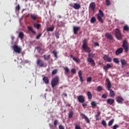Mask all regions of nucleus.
Returning a JSON list of instances; mask_svg holds the SVG:
<instances>
[{"label":"nucleus","mask_w":129,"mask_h":129,"mask_svg":"<svg viewBox=\"0 0 129 129\" xmlns=\"http://www.w3.org/2000/svg\"><path fill=\"white\" fill-rule=\"evenodd\" d=\"M106 82L107 83V90L110 91V95L111 97H114L115 94H114V91L113 90H111V83H110V81L109 80V79L107 78L106 79Z\"/></svg>","instance_id":"f257e3e1"},{"label":"nucleus","mask_w":129,"mask_h":129,"mask_svg":"<svg viewBox=\"0 0 129 129\" xmlns=\"http://www.w3.org/2000/svg\"><path fill=\"white\" fill-rule=\"evenodd\" d=\"M59 80H60V79L59 78V77L57 76L54 77V78H52L51 81V87H52V88H54L55 86H57V85H59Z\"/></svg>","instance_id":"f03ea898"},{"label":"nucleus","mask_w":129,"mask_h":129,"mask_svg":"<svg viewBox=\"0 0 129 129\" xmlns=\"http://www.w3.org/2000/svg\"><path fill=\"white\" fill-rule=\"evenodd\" d=\"M82 48L83 50L87 52V53H90L91 52V49L88 46H87V39L85 38L83 41Z\"/></svg>","instance_id":"7ed1b4c3"},{"label":"nucleus","mask_w":129,"mask_h":129,"mask_svg":"<svg viewBox=\"0 0 129 129\" xmlns=\"http://www.w3.org/2000/svg\"><path fill=\"white\" fill-rule=\"evenodd\" d=\"M94 56V54H92L90 53L88 54V58L87 59V61L89 63H90L91 66L94 67L95 66V62H94V60H93L92 58Z\"/></svg>","instance_id":"20e7f679"},{"label":"nucleus","mask_w":129,"mask_h":129,"mask_svg":"<svg viewBox=\"0 0 129 129\" xmlns=\"http://www.w3.org/2000/svg\"><path fill=\"white\" fill-rule=\"evenodd\" d=\"M122 47L125 50V52H128V43L126 40H123Z\"/></svg>","instance_id":"39448f33"},{"label":"nucleus","mask_w":129,"mask_h":129,"mask_svg":"<svg viewBox=\"0 0 129 129\" xmlns=\"http://www.w3.org/2000/svg\"><path fill=\"white\" fill-rule=\"evenodd\" d=\"M14 52L16 53H18V54H20V53L22 52V48L21 47L18 46L17 45H14L12 47Z\"/></svg>","instance_id":"423d86ee"},{"label":"nucleus","mask_w":129,"mask_h":129,"mask_svg":"<svg viewBox=\"0 0 129 129\" xmlns=\"http://www.w3.org/2000/svg\"><path fill=\"white\" fill-rule=\"evenodd\" d=\"M115 36L117 39V40H121V34H120V31H119V29H116L115 31Z\"/></svg>","instance_id":"0eeeda50"},{"label":"nucleus","mask_w":129,"mask_h":129,"mask_svg":"<svg viewBox=\"0 0 129 129\" xmlns=\"http://www.w3.org/2000/svg\"><path fill=\"white\" fill-rule=\"evenodd\" d=\"M115 36L117 39V40H121V34H120V31H119V29H116L115 31Z\"/></svg>","instance_id":"6e6552de"},{"label":"nucleus","mask_w":129,"mask_h":129,"mask_svg":"<svg viewBox=\"0 0 129 129\" xmlns=\"http://www.w3.org/2000/svg\"><path fill=\"white\" fill-rule=\"evenodd\" d=\"M36 64H37V66H39V67H44L45 66V63L40 58L37 59Z\"/></svg>","instance_id":"1a4fd4ad"},{"label":"nucleus","mask_w":129,"mask_h":129,"mask_svg":"<svg viewBox=\"0 0 129 129\" xmlns=\"http://www.w3.org/2000/svg\"><path fill=\"white\" fill-rule=\"evenodd\" d=\"M78 100L80 103H84L85 102V98L83 95H80L78 96Z\"/></svg>","instance_id":"9d476101"},{"label":"nucleus","mask_w":129,"mask_h":129,"mask_svg":"<svg viewBox=\"0 0 129 129\" xmlns=\"http://www.w3.org/2000/svg\"><path fill=\"white\" fill-rule=\"evenodd\" d=\"M31 19L32 21H35L39 20V16L36 14H31Z\"/></svg>","instance_id":"9b49d317"},{"label":"nucleus","mask_w":129,"mask_h":129,"mask_svg":"<svg viewBox=\"0 0 129 129\" xmlns=\"http://www.w3.org/2000/svg\"><path fill=\"white\" fill-rule=\"evenodd\" d=\"M81 115L82 116V118H84L85 121H86L87 123H89L90 122V120H89V118H88V117H87L86 115L84 113H82L81 114Z\"/></svg>","instance_id":"f8f14e48"},{"label":"nucleus","mask_w":129,"mask_h":129,"mask_svg":"<svg viewBox=\"0 0 129 129\" xmlns=\"http://www.w3.org/2000/svg\"><path fill=\"white\" fill-rule=\"evenodd\" d=\"M116 101H117V103L122 104V102H123V98H122V97L121 96H118L116 98Z\"/></svg>","instance_id":"ddd939ff"},{"label":"nucleus","mask_w":129,"mask_h":129,"mask_svg":"<svg viewBox=\"0 0 129 129\" xmlns=\"http://www.w3.org/2000/svg\"><path fill=\"white\" fill-rule=\"evenodd\" d=\"M122 52H123V48H118L115 51V55L116 56H118V55H120V54H121Z\"/></svg>","instance_id":"4468645a"},{"label":"nucleus","mask_w":129,"mask_h":129,"mask_svg":"<svg viewBox=\"0 0 129 129\" xmlns=\"http://www.w3.org/2000/svg\"><path fill=\"white\" fill-rule=\"evenodd\" d=\"M103 59L105 61H107V62H111L112 61V59L107 55H105L103 57Z\"/></svg>","instance_id":"2eb2a0df"},{"label":"nucleus","mask_w":129,"mask_h":129,"mask_svg":"<svg viewBox=\"0 0 129 129\" xmlns=\"http://www.w3.org/2000/svg\"><path fill=\"white\" fill-rule=\"evenodd\" d=\"M73 30L74 35H77L78 31L80 30V27H74Z\"/></svg>","instance_id":"dca6fc26"},{"label":"nucleus","mask_w":129,"mask_h":129,"mask_svg":"<svg viewBox=\"0 0 129 129\" xmlns=\"http://www.w3.org/2000/svg\"><path fill=\"white\" fill-rule=\"evenodd\" d=\"M97 17L98 21L100 22L102 24H103L104 21H103V19H102V17H103V16H101V15H100V14H97Z\"/></svg>","instance_id":"f3484780"},{"label":"nucleus","mask_w":129,"mask_h":129,"mask_svg":"<svg viewBox=\"0 0 129 129\" xmlns=\"http://www.w3.org/2000/svg\"><path fill=\"white\" fill-rule=\"evenodd\" d=\"M107 103L108 104H109V105H112V104H113V103H114V99H108L107 100Z\"/></svg>","instance_id":"a211bd4d"},{"label":"nucleus","mask_w":129,"mask_h":129,"mask_svg":"<svg viewBox=\"0 0 129 129\" xmlns=\"http://www.w3.org/2000/svg\"><path fill=\"white\" fill-rule=\"evenodd\" d=\"M95 3L94 2H92L90 4V8L93 11H95Z\"/></svg>","instance_id":"6ab92c4d"},{"label":"nucleus","mask_w":129,"mask_h":129,"mask_svg":"<svg viewBox=\"0 0 129 129\" xmlns=\"http://www.w3.org/2000/svg\"><path fill=\"white\" fill-rule=\"evenodd\" d=\"M70 57L71 58H73V59L74 60L75 62H77V63H79V62H80V59L79 58L74 57L73 55L71 54Z\"/></svg>","instance_id":"aec40b11"},{"label":"nucleus","mask_w":129,"mask_h":129,"mask_svg":"<svg viewBox=\"0 0 129 129\" xmlns=\"http://www.w3.org/2000/svg\"><path fill=\"white\" fill-rule=\"evenodd\" d=\"M112 66H111L110 64L109 63H107L106 66H105L103 67V69L104 70H105V71H107V70H108V69H109V68H111Z\"/></svg>","instance_id":"412c9836"},{"label":"nucleus","mask_w":129,"mask_h":129,"mask_svg":"<svg viewBox=\"0 0 129 129\" xmlns=\"http://www.w3.org/2000/svg\"><path fill=\"white\" fill-rule=\"evenodd\" d=\"M74 9L75 10H79L81 8V6L80 4H78L77 3H75L74 6H73Z\"/></svg>","instance_id":"4be33fe9"},{"label":"nucleus","mask_w":129,"mask_h":129,"mask_svg":"<svg viewBox=\"0 0 129 129\" xmlns=\"http://www.w3.org/2000/svg\"><path fill=\"white\" fill-rule=\"evenodd\" d=\"M100 114H101V112L99 110L97 111V114L95 115V118H96V120H99V119H98V117L100 116Z\"/></svg>","instance_id":"5701e85b"},{"label":"nucleus","mask_w":129,"mask_h":129,"mask_svg":"<svg viewBox=\"0 0 129 129\" xmlns=\"http://www.w3.org/2000/svg\"><path fill=\"white\" fill-rule=\"evenodd\" d=\"M68 115L69 118H72V117H73V115H74V112L72 110H71L68 113Z\"/></svg>","instance_id":"b1692460"},{"label":"nucleus","mask_w":129,"mask_h":129,"mask_svg":"<svg viewBox=\"0 0 129 129\" xmlns=\"http://www.w3.org/2000/svg\"><path fill=\"white\" fill-rule=\"evenodd\" d=\"M27 28L29 30V31L32 32L33 34H36V31L34 30V28H33L32 26H29L27 27Z\"/></svg>","instance_id":"393cba45"},{"label":"nucleus","mask_w":129,"mask_h":129,"mask_svg":"<svg viewBox=\"0 0 129 129\" xmlns=\"http://www.w3.org/2000/svg\"><path fill=\"white\" fill-rule=\"evenodd\" d=\"M34 28L37 29V30H40V28H41V24L39 23H34L33 25Z\"/></svg>","instance_id":"a878e982"},{"label":"nucleus","mask_w":129,"mask_h":129,"mask_svg":"<svg viewBox=\"0 0 129 129\" xmlns=\"http://www.w3.org/2000/svg\"><path fill=\"white\" fill-rule=\"evenodd\" d=\"M106 37L109 39V40H113V37H112V35L110 33H106L105 34Z\"/></svg>","instance_id":"bb28decb"},{"label":"nucleus","mask_w":129,"mask_h":129,"mask_svg":"<svg viewBox=\"0 0 129 129\" xmlns=\"http://www.w3.org/2000/svg\"><path fill=\"white\" fill-rule=\"evenodd\" d=\"M43 80L45 84H48L49 83V79L47 77H44L43 78Z\"/></svg>","instance_id":"cd10ccee"},{"label":"nucleus","mask_w":129,"mask_h":129,"mask_svg":"<svg viewBox=\"0 0 129 129\" xmlns=\"http://www.w3.org/2000/svg\"><path fill=\"white\" fill-rule=\"evenodd\" d=\"M87 95L88 96V99H92V94L90 91L87 92Z\"/></svg>","instance_id":"c85d7f7f"},{"label":"nucleus","mask_w":129,"mask_h":129,"mask_svg":"<svg viewBox=\"0 0 129 129\" xmlns=\"http://www.w3.org/2000/svg\"><path fill=\"white\" fill-rule=\"evenodd\" d=\"M20 10H21V6L18 4L16 7V13H20Z\"/></svg>","instance_id":"c756f323"},{"label":"nucleus","mask_w":129,"mask_h":129,"mask_svg":"<svg viewBox=\"0 0 129 129\" xmlns=\"http://www.w3.org/2000/svg\"><path fill=\"white\" fill-rule=\"evenodd\" d=\"M24 36H25V35L24 34V32H21L19 33V38H20V39H21V40H23V39H24Z\"/></svg>","instance_id":"7c9ffc66"},{"label":"nucleus","mask_w":129,"mask_h":129,"mask_svg":"<svg viewBox=\"0 0 129 129\" xmlns=\"http://www.w3.org/2000/svg\"><path fill=\"white\" fill-rule=\"evenodd\" d=\"M121 64L122 66H124V65H126V61L124 59H121L120 60Z\"/></svg>","instance_id":"2f4dec72"},{"label":"nucleus","mask_w":129,"mask_h":129,"mask_svg":"<svg viewBox=\"0 0 129 129\" xmlns=\"http://www.w3.org/2000/svg\"><path fill=\"white\" fill-rule=\"evenodd\" d=\"M35 49L38 51V52L40 53L42 52V48L40 46H37L35 47Z\"/></svg>","instance_id":"473e14b6"},{"label":"nucleus","mask_w":129,"mask_h":129,"mask_svg":"<svg viewBox=\"0 0 129 129\" xmlns=\"http://www.w3.org/2000/svg\"><path fill=\"white\" fill-rule=\"evenodd\" d=\"M64 70L67 74H69L70 72V70H69V68L68 67L64 68Z\"/></svg>","instance_id":"72a5a7b5"},{"label":"nucleus","mask_w":129,"mask_h":129,"mask_svg":"<svg viewBox=\"0 0 129 129\" xmlns=\"http://www.w3.org/2000/svg\"><path fill=\"white\" fill-rule=\"evenodd\" d=\"M114 122V119H112V120H111L108 124V125L109 126H111V125H112V124H113V122Z\"/></svg>","instance_id":"f704fd0d"},{"label":"nucleus","mask_w":129,"mask_h":129,"mask_svg":"<svg viewBox=\"0 0 129 129\" xmlns=\"http://www.w3.org/2000/svg\"><path fill=\"white\" fill-rule=\"evenodd\" d=\"M47 31V32H53V31H54V26L48 28Z\"/></svg>","instance_id":"c9c22d12"},{"label":"nucleus","mask_w":129,"mask_h":129,"mask_svg":"<svg viewBox=\"0 0 129 129\" xmlns=\"http://www.w3.org/2000/svg\"><path fill=\"white\" fill-rule=\"evenodd\" d=\"M43 57H44V60H49V59H50V55H43Z\"/></svg>","instance_id":"e433bc0d"},{"label":"nucleus","mask_w":129,"mask_h":129,"mask_svg":"<svg viewBox=\"0 0 129 129\" xmlns=\"http://www.w3.org/2000/svg\"><path fill=\"white\" fill-rule=\"evenodd\" d=\"M113 62H114V63H116V64H118V62H119V60H118V58H114L113 59Z\"/></svg>","instance_id":"4c0bfd02"},{"label":"nucleus","mask_w":129,"mask_h":129,"mask_svg":"<svg viewBox=\"0 0 129 129\" xmlns=\"http://www.w3.org/2000/svg\"><path fill=\"white\" fill-rule=\"evenodd\" d=\"M95 21H96V19L95 18V17H92L91 19V23L92 24H94V23H95Z\"/></svg>","instance_id":"58836bf2"},{"label":"nucleus","mask_w":129,"mask_h":129,"mask_svg":"<svg viewBox=\"0 0 129 129\" xmlns=\"http://www.w3.org/2000/svg\"><path fill=\"white\" fill-rule=\"evenodd\" d=\"M52 53L53 54V55H54V57H55V58H58L57 52L56 50H53L52 51Z\"/></svg>","instance_id":"ea45409f"},{"label":"nucleus","mask_w":129,"mask_h":129,"mask_svg":"<svg viewBox=\"0 0 129 129\" xmlns=\"http://www.w3.org/2000/svg\"><path fill=\"white\" fill-rule=\"evenodd\" d=\"M58 73V70L57 69H55L52 72V75H55V74H57Z\"/></svg>","instance_id":"a19ab883"},{"label":"nucleus","mask_w":129,"mask_h":129,"mask_svg":"<svg viewBox=\"0 0 129 129\" xmlns=\"http://www.w3.org/2000/svg\"><path fill=\"white\" fill-rule=\"evenodd\" d=\"M91 105H92V106L93 107H96V102H95V101H92V102H91Z\"/></svg>","instance_id":"79ce46f5"},{"label":"nucleus","mask_w":129,"mask_h":129,"mask_svg":"<svg viewBox=\"0 0 129 129\" xmlns=\"http://www.w3.org/2000/svg\"><path fill=\"white\" fill-rule=\"evenodd\" d=\"M124 31H129V27L127 25H125L123 28Z\"/></svg>","instance_id":"37998d69"},{"label":"nucleus","mask_w":129,"mask_h":129,"mask_svg":"<svg viewBox=\"0 0 129 129\" xmlns=\"http://www.w3.org/2000/svg\"><path fill=\"white\" fill-rule=\"evenodd\" d=\"M91 81H92V78L91 77L87 78V82L90 83Z\"/></svg>","instance_id":"c03bdc74"},{"label":"nucleus","mask_w":129,"mask_h":129,"mask_svg":"<svg viewBox=\"0 0 129 129\" xmlns=\"http://www.w3.org/2000/svg\"><path fill=\"white\" fill-rule=\"evenodd\" d=\"M38 2H39L41 5H46V2H45L44 0H38Z\"/></svg>","instance_id":"a18cd8bd"},{"label":"nucleus","mask_w":129,"mask_h":129,"mask_svg":"<svg viewBox=\"0 0 129 129\" xmlns=\"http://www.w3.org/2000/svg\"><path fill=\"white\" fill-rule=\"evenodd\" d=\"M102 87L101 86H99L97 87V91L99 92H100V91H102Z\"/></svg>","instance_id":"49530a36"},{"label":"nucleus","mask_w":129,"mask_h":129,"mask_svg":"<svg viewBox=\"0 0 129 129\" xmlns=\"http://www.w3.org/2000/svg\"><path fill=\"white\" fill-rule=\"evenodd\" d=\"M106 4L107 7L110 6V1L109 0H106Z\"/></svg>","instance_id":"de8ad7c7"},{"label":"nucleus","mask_w":129,"mask_h":129,"mask_svg":"<svg viewBox=\"0 0 129 129\" xmlns=\"http://www.w3.org/2000/svg\"><path fill=\"white\" fill-rule=\"evenodd\" d=\"M99 13L100 14V15L101 16V17H103L104 16V14H103V12H102V11L101 10H100L99 11Z\"/></svg>","instance_id":"09e8293b"},{"label":"nucleus","mask_w":129,"mask_h":129,"mask_svg":"<svg viewBox=\"0 0 129 129\" xmlns=\"http://www.w3.org/2000/svg\"><path fill=\"white\" fill-rule=\"evenodd\" d=\"M75 129H82L81 127L79 124H76L75 127Z\"/></svg>","instance_id":"8fccbe9b"},{"label":"nucleus","mask_w":129,"mask_h":129,"mask_svg":"<svg viewBox=\"0 0 129 129\" xmlns=\"http://www.w3.org/2000/svg\"><path fill=\"white\" fill-rule=\"evenodd\" d=\"M102 98H104V99H105L106 98H107V95H106L105 94H103L102 95Z\"/></svg>","instance_id":"3c124183"},{"label":"nucleus","mask_w":129,"mask_h":129,"mask_svg":"<svg viewBox=\"0 0 129 129\" xmlns=\"http://www.w3.org/2000/svg\"><path fill=\"white\" fill-rule=\"evenodd\" d=\"M53 124L54 126H57V124H58V120H55L54 121Z\"/></svg>","instance_id":"603ef678"},{"label":"nucleus","mask_w":129,"mask_h":129,"mask_svg":"<svg viewBox=\"0 0 129 129\" xmlns=\"http://www.w3.org/2000/svg\"><path fill=\"white\" fill-rule=\"evenodd\" d=\"M71 73L73 74H75V73H76V70H75V69H72L71 70Z\"/></svg>","instance_id":"864d4df0"},{"label":"nucleus","mask_w":129,"mask_h":129,"mask_svg":"<svg viewBox=\"0 0 129 129\" xmlns=\"http://www.w3.org/2000/svg\"><path fill=\"white\" fill-rule=\"evenodd\" d=\"M55 37L57 39H59L60 38V37H59V32L55 33Z\"/></svg>","instance_id":"5fc2aeb1"},{"label":"nucleus","mask_w":129,"mask_h":129,"mask_svg":"<svg viewBox=\"0 0 129 129\" xmlns=\"http://www.w3.org/2000/svg\"><path fill=\"white\" fill-rule=\"evenodd\" d=\"M102 124H103V125L104 126H106L107 124H106V122L105 121V120H103L102 121Z\"/></svg>","instance_id":"6e6d98bb"},{"label":"nucleus","mask_w":129,"mask_h":129,"mask_svg":"<svg viewBox=\"0 0 129 129\" xmlns=\"http://www.w3.org/2000/svg\"><path fill=\"white\" fill-rule=\"evenodd\" d=\"M119 126H118V125L115 124V125H114L113 126L112 128H113V129H117V127H119Z\"/></svg>","instance_id":"4d7b16f0"},{"label":"nucleus","mask_w":129,"mask_h":129,"mask_svg":"<svg viewBox=\"0 0 129 129\" xmlns=\"http://www.w3.org/2000/svg\"><path fill=\"white\" fill-rule=\"evenodd\" d=\"M42 36V33H40L39 34H38L37 36H36V39L37 40H39V39H40V37Z\"/></svg>","instance_id":"13d9d810"},{"label":"nucleus","mask_w":129,"mask_h":129,"mask_svg":"<svg viewBox=\"0 0 129 129\" xmlns=\"http://www.w3.org/2000/svg\"><path fill=\"white\" fill-rule=\"evenodd\" d=\"M78 75H79V77L82 76V72L81 71H79Z\"/></svg>","instance_id":"bf43d9fd"},{"label":"nucleus","mask_w":129,"mask_h":129,"mask_svg":"<svg viewBox=\"0 0 129 129\" xmlns=\"http://www.w3.org/2000/svg\"><path fill=\"white\" fill-rule=\"evenodd\" d=\"M58 128L59 129H65V128L64 127V126H63L62 125H59L58 126Z\"/></svg>","instance_id":"052dcab7"},{"label":"nucleus","mask_w":129,"mask_h":129,"mask_svg":"<svg viewBox=\"0 0 129 129\" xmlns=\"http://www.w3.org/2000/svg\"><path fill=\"white\" fill-rule=\"evenodd\" d=\"M94 45H95V47H99V43H98V42H95L94 43Z\"/></svg>","instance_id":"680f3d73"},{"label":"nucleus","mask_w":129,"mask_h":129,"mask_svg":"<svg viewBox=\"0 0 129 129\" xmlns=\"http://www.w3.org/2000/svg\"><path fill=\"white\" fill-rule=\"evenodd\" d=\"M79 78H80V80L81 82H82H82H83V81H84L83 77H82V76H81V77H79Z\"/></svg>","instance_id":"e2e57ef3"},{"label":"nucleus","mask_w":129,"mask_h":129,"mask_svg":"<svg viewBox=\"0 0 129 129\" xmlns=\"http://www.w3.org/2000/svg\"><path fill=\"white\" fill-rule=\"evenodd\" d=\"M82 106L84 107H85V106H87V103H84L82 104Z\"/></svg>","instance_id":"0e129e2a"},{"label":"nucleus","mask_w":129,"mask_h":129,"mask_svg":"<svg viewBox=\"0 0 129 129\" xmlns=\"http://www.w3.org/2000/svg\"><path fill=\"white\" fill-rule=\"evenodd\" d=\"M61 95H62V96H64V97H67V96H68L67 94L66 93H63Z\"/></svg>","instance_id":"69168bd1"},{"label":"nucleus","mask_w":129,"mask_h":129,"mask_svg":"<svg viewBox=\"0 0 129 129\" xmlns=\"http://www.w3.org/2000/svg\"><path fill=\"white\" fill-rule=\"evenodd\" d=\"M12 39V40H14V39H15V37L14 36H13Z\"/></svg>","instance_id":"338daca9"},{"label":"nucleus","mask_w":129,"mask_h":129,"mask_svg":"<svg viewBox=\"0 0 129 129\" xmlns=\"http://www.w3.org/2000/svg\"><path fill=\"white\" fill-rule=\"evenodd\" d=\"M24 2H28V0H22Z\"/></svg>","instance_id":"774afa93"}]
</instances>
